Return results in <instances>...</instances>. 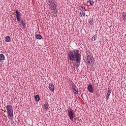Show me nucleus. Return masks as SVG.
Wrapping results in <instances>:
<instances>
[{"label":"nucleus","instance_id":"obj_1","mask_svg":"<svg viewBox=\"0 0 126 126\" xmlns=\"http://www.w3.org/2000/svg\"><path fill=\"white\" fill-rule=\"evenodd\" d=\"M68 59L70 62H76L77 63H80L81 54L78 49H73L68 52Z\"/></svg>","mask_w":126,"mask_h":126},{"label":"nucleus","instance_id":"obj_2","mask_svg":"<svg viewBox=\"0 0 126 126\" xmlns=\"http://www.w3.org/2000/svg\"><path fill=\"white\" fill-rule=\"evenodd\" d=\"M6 109L7 110V113L8 116V118L9 120L12 121L13 120V107L11 104H7L6 106Z\"/></svg>","mask_w":126,"mask_h":126},{"label":"nucleus","instance_id":"obj_3","mask_svg":"<svg viewBox=\"0 0 126 126\" xmlns=\"http://www.w3.org/2000/svg\"><path fill=\"white\" fill-rule=\"evenodd\" d=\"M49 7L51 10H56L57 8V2L55 0H50L49 1Z\"/></svg>","mask_w":126,"mask_h":126},{"label":"nucleus","instance_id":"obj_4","mask_svg":"<svg viewBox=\"0 0 126 126\" xmlns=\"http://www.w3.org/2000/svg\"><path fill=\"white\" fill-rule=\"evenodd\" d=\"M74 116H75L74 110L72 109V108L69 107L68 110V116L71 121H73Z\"/></svg>","mask_w":126,"mask_h":126},{"label":"nucleus","instance_id":"obj_5","mask_svg":"<svg viewBox=\"0 0 126 126\" xmlns=\"http://www.w3.org/2000/svg\"><path fill=\"white\" fill-rule=\"evenodd\" d=\"M16 14L17 20L20 22V21H21V19H20V18H21V15H20V12H19V11H18V10H16Z\"/></svg>","mask_w":126,"mask_h":126},{"label":"nucleus","instance_id":"obj_6","mask_svg":"<svg viewBox=\"0 0 126 126\" xmlns=\"http://www.w3.org/2000/svg\"><path fill=\"white\" fill-rule=\"evenodd\" d=\"M88 91L90 92V93H93L94 92V89H93V86L92 84L89 85L88 88Z\"/></svg>","mask_w":126,"mask_h":126},{"label":"nucleus","instance_id":"obj_7","mask_svg":"<svg viewBox=\"0 0 126 126\" xmlns=\"http://www.w3.org/2000/svg\"><path fill=\"white\" fill-rule=\"evenodd\" d=\"M72 87L73 89V92H74V94H75V95H77V94H78V89H77L76 86H72Z\"/></svg>","mask_w":126,"mask_h":126},{"label":"nucleus","instance_id":"obj_8","mask_svg":"<svg viewBox=\"0 0 126 126\" xmlns=\"http://www.w3.org/2000/svg\"><path fill=\"white\" fill-rule=\"evenodd\" d=\"M87 4L89 6L90 5H93L94 4V1L92 0H87Z\"/></svg>","mask_w":126,"mask_h":126},{"label":"nucleus","instance_id":"obj_9","mask_svg":"<svg viewBox=\"0 0 126 126\" xmlns=\"http://www.w3.org/2000/svg\"><path fill=\"white\" fill-rule=\"evenodd\" d=\"M49 88L50 91H55V86L53 84H49Z\"/></svg>","mask_w":126,"mask_h":126},{"label":"nucleus","instance_id":"obj_10","mask_svg":"<svg viewBox=\"0 0 126 126\" xmlns=\"http://www.w3.org/2000/svg\"><path fill=\"white\" fill-rule=\"evenodd\" d=\"M5 59L4 55L3 54H0V62L1 63H3V60Z\"/></svg>","mask_w":126,"mask_h":126},{"label":"nucleus","instance_id":"obj_11","mask_svg":"<svg viewBox=\"0 0 126 126\" xmlns=\"http://www.w3.org/2000/svg\"><path fill=\"white\" fill-rule=\"evenodd\" d=\"M110 95H111V91L108 90L107 94L106 95V100H109V98L110 97Z\"/></svg>","mask_w":126,"mask_h":126},{"label":"nucleus","instance_id":"obj_12","mask_svg":"<svg viewBox=\"0 0 126 126\" xmlns=\"http://www.w3.org/2000/svg\"><path fill=\"white\" fill-rule=\"evenodd\" d=\"M87 60H88V63H92V59L91 58V57L88 56L87 57Z\"/></svg>","mask_w":126,"mask_h":126},{"label":"nucleus","instance_id":"obj_13","mask_svg":"<svg viewBox=\"0 0 126 126\" xmlns=\"http://www.w3.org/2000/svg\"><path fill=\"white\" fill-rule=\"evenodd\" d=\"M79 10H80L81 11H84V10H87L85 7L83 6H79L78 7Z\"/></svg>","mask_w":126,"mask_h":126},{"label":"nucleus","instance_id":"obj_14","mask_svg":"<svg viewBox=\"0 0 126 126\" xmlns=\"http://www.w3.org/2000/svg\"><path fill=\"white\" fill-rule=\"evenodd\" d=\"M5 42H10V41H11L10 37L8 36H6L5 38Z\"/></svg>","mask_w":126,"mask_h":126},{"label":"nucleus","instance_id":"obj_15","mask_svg":"<svg viewBox=\"0 0 126 126\" xmlns=\"http://www.w3.org/2000/svg\"><path fill=\"white\" fill-rule=\"evenodd\" d=\"M79 15L80 17L83 18L84 16H85V13L83 11H81L79 14Z\"/></svg>","mask_w":126,"mask_h":126},{"label":"nucleus","instance_id":"obj_16","mask_svg":"<svg viewBox=\"0 0 126 126\" xmlns=\"http://www.w3.org/2000/svg\"><path fill=\"white\" fill-rule=\"evenodd\" d=\"M35 101H39L40 100V96L39 95H36L34 96Z\"/></svg>","mask_w":126,"mask_h":126},{"label":"nucleus","instance_id":"obj_17","mask_svg":"<svg viewBox=\"0 0 126 126\" xmlns=\"http://www.w3.org/2000/svg\"><path fill=\"white\" fill-rule=\"evenodd\" d=\"M96 39H97V34H95L93 36L92 38V41H93L94 42V41H96Z\"/></svg>","mask_w":126,"mask_h":126},{"label":"nucleus","instance_id":"obj_18","mask_svg":"<svg viewBox=\"0 0 126 126\" xmlns=\"http://www.w3.org/2000/svg\"><path fill=\"white\" fill-rule=\"evenodd\" d=\"M36 38L38 40H41V39H42V36L41 35V34H36Z\"/></svg>","mask_w":126,"mask_h":126},{"label":"nucleus","instance_id":"obj_19","mask_svg":"<svg viewBox=\"0 0 126 126\" xmlns=\"http://www.w3.org/2000/svg\"><path fill=\"white\" fill-rule=\"evenodd\" d=\"M44 110H48L49 109V104L48 103L44 104Z\"/></svg>","mask_w":126,"mask_h":126},{"label":"nucleus","instance_id":"obj_20","mask_svg":"<svg viewBox=\"0 0 126 126\" xmlns=\"http://www.w3.org/2000/svg\"><path fill=\"white\" fill-rule=\"evenodd\" d=\"M21 24H22V26H23L22 27V29H25V23H24V22H23V20H22L21 21Z\"/></svg>","mask_w":126,"mask_h":126},{"label":"nucleus","instance_id":"obj_21","mask_svg":"<svg viewBox=\"0 0 126 126\" xmlns=\"http://www.w3.org/2000/svg\"><path fill=\"white\" fill-rule=\"evenodd\" d=\"M89 23L91 25H92L93 24V20H90L89 21Z\"/></svg>","mask_w":126,"mask_h":126},{"label":"nucleus","instance_id":"obj_22","mask_svg":"<svg viewBox=\"0 0 126 126\" xmlns=\"http://www.w3.org/2000/svg\"><path fill=\"white\" fill-rule=\"evenodd\" d=\"M124 21H126V18L124 19Z\"/></svg>","mask_w":126,"mask_h":126}]
</instances>
